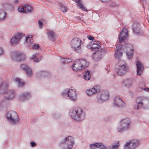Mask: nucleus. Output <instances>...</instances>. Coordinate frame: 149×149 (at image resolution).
I'll list each match as a JSON object with an SVG mask.
<instances>
[{
    "label": "nucleus",
    "mask_w": 149,
    "mask_h": 149,
    "mask_svg": "<svg viewBox=\"0 0 149 149\" xmlns=\"http://www.w3.org/2000/svg\"><path fill=\"white\" fill-rule=\"evenodd\" d=\"M21 68L25 71V72L29 77L31 76L32 74L31 69L25 64H22L20 65Z\"/></svg>",
    "instance_id": "nucleus-21"
},
{
    "label": "nucleus",
    "mask_w": 149,
    "mask_h": 149,
    "mask_svg": "<svg viewBox=\"0 0 149 149\" xmlns=\"http://www.w3.org/2000/svg\"><path fill=\"white\" fill-rule=\"evenodd\" d=\"M101 1L103 2H109V0H100Z\"/></svg>",
    "instance_id": "nucleus-50"
},
{
    "label": "nucleus",
    "mask_w": 149,
    "mask_h": 149,
    "mask_svg": "<svg viewBox=\"0 0 149 149\" xmlns=\"http://www.w3.org/2000/svg\"><path fill=\"white\" fill-rule=\"evenodd\" d=\"M25 58V55L24 54L17 52H13L11 54V58L16 61H24Z\"/></svg>",
    "instance_id": "nucleus-11"
},
{
    "label": "nucleus",
    "mask_w": 149,
    "mask_h": 149,
    "mask_svg": "<svg viewBox=\"0 0 149 149\" xmlns=\"http://www.w3.org/2000/svg\"><path fill=\"white\" fill-rule=\"evenodd\" d=\"M114 104L118 107H123L125 106V103L123 100L118 97H116L114 99Z\"/></svg>",
    "instance_id": "nucleus-20"
},
{
    "label": "nucleus",
    "mask_w": 149,
    "mask_h": 149,
    "mask_svg": "<svg viewBox=\"0 0 149 149\" xmlns=\"http://www.w3.org/2000/svg\"><path fill=\"white\" fill-rule=\"evenodd\" d=\"M6 119L10 125H17L19 120L17 113L13 111H10L7 112Z\"/></svg>",
    "instance_id": "nucleus-5"
},
{
    "label": "nucleus",
    "mask_w": 149,
    "mask_h": 149,
    "mask_svg": "<svg viewBox=\"0 0 149 149\" xmlns=\"http://www.w3.org/2000/svg\"><path fill=\"white\" fill-rule=\"evenodd\" d=\"M74 143L73 138L71 136H68L64 138L60 143L59 146L61 149H71Z\"/></svg>",
    "instance_id": "nucleus-4"
},
{
    "label": "nucleus",
    "mask_w": 149,
    "mask_h": 149,
    "mask_svg": "<svg viewBox=\"0 0 149 149\" xmlns=\"http://www.w3.org/2000/svg\"><path fill=\"white\" fill-rule=\"evenodd\" d=\"M122 45H118L116 47L115 56L118 59H120L122 55Z\"/></svg>",
    "instance_id": "nucleus-18"
},
{
    "label": "nucleus",
    "mask_w": 149,
    "mask_h": 149,
    "mask_svg": "<svg viewBox=\"0 0 149 149\" xmlns=\"http://www.w3.org/2000/svg\"><path fill=\"white\" fill-rule=\"evenodd\" d=\"M124 47L127 49L128 51L127 52L126 54L129 59L132 58L133 56L134 50L132 48V46L131 44L125 43L124 45Z\"/></svg>",
    "instance_id": "nucleus-16"
},
{
    "label": "nucleus",
    "mask_w": 149,
    "mask_h": 149,
    "mask_svg": "<svg viewBox=\"0 0 149 149\" xmlns=\"http://www.w3.org/2000/svg\"><path fill=\"white\" fill-rule=\"evenodd\" d=\"M15 81H16L18 84V85L19 86H22L25 83L22 81L21 79L19 78H17L15 79Z\"/></svg>",
    "instance_id": "nucleus-31"
},
{
    "label": "nucleus",
    "mask_w": 149,
    "mask_h": 149,
    "mask_svg": "<svg viewBox=\"0 0 149 149\" xmlns=\"http://www.w3.org/2000/svg\"><path fill=\"white\" fill-rule=\"evenodd\" d=\"M31 97V94L26 93L22 94L19 96V99L21 101H23L27 100Z\"/></svg>",
    "instance_id": "nucleus-25"
},
{
    "label": "nucleus",
    "mask_w": 149,
    "mask_h": 149,
    "mask_svg": "<svg viewBox=\"0 0 149 149\" xmlns=\"http://www.w3.org/2000/svg\"><path fill=\"white\" fill-rule=\"evenodd\" d=\"M30 144L31 146L32 147H34L36 145V144L33 141H32L30 143Z\"/></svg>",
    "instance_id": "nucleus-47"
},
{
    "label": "nucleus",
    "mask_w": 149,
    "mask_h": 149,
    "mask_svg": "<svg viewBox=\"0 0 149 149\" xmlns=\"http://www.w3.org/2000/svg\"><path fill=\"white\" fill-rule=\"evenodd\" d=\"M118 143L119 141H117V144L113 145L112 146H109L107 147V149H118L119 146Z\"/></svg>",
    "instance_id": "nucleus-34"
},
{
    "label": "nucleus",
    "mask_w": 149,
    "mask_h": 149,
    "mask_svg": "<svg viewBox=\"0 0 149 149\" xmlns=\"http://www.w3.org/2000/svg\"><path fill=\"white\" fill-rule=\"evenodd\" d=\"M130 149H134L139 145V141L137 139H134L130 141Z\"/></svg>",
    "instance_id": "nucleus-24"
},
{
    "label": "nucleus",
    "mask_w": 149,
    "mask_h": 149,
    "mask_svg": "<svg viewBox=\"0 0 149 149\" xmlns=\"http://www.w3.org/2000/svg\"><path fill=\"white\" fill-rule=\"evenodd\" d=\"M101 89L100 86H95L93 88H90L86 91V94L89 96L95 95L98 93Z\"/></svg>",
    "instance_id": "nucleus-15"
},
{
    "label": "nucleus",
    "mask_w": 149,
    "mask_h": 149,
    "mask_svg": "<svg viewBox=\"0 0 149 149\" xmlns=\"http://www.w3.org/2000/svg\"><path fill=\"white\" fill-rule=\"evenodd\" d=\"M84 79L86 80H89L91 78V75L89 71H87L84 76Z\"/></svg>",
    "instance_id": "nucleus-32"
},
{
    "label": "nucleus",
    "mask_w": 149,
    "mask_h": 149,
    "mask_svg": "<svg viewBox=\"0 0 149 149\" xmlns=\"http://www.w3.org/2000/svg\"><path fill=\"white\" fill-rule=\"evenodd\" d=\"M98 143H96L90 144L89 146L90 149H98Z\"/></svg>",
    "instance_id": "nucleus-35"
},
{
    "label": "nucleus",
    "mask_w": 149,
    "mask_h": 149,
    "mask_svg": "<svg viewBox=\"0 0 149 149\" xmlns=\"http://www.w3.org/2000/svg\"><path fill=\"white\" fill-rule=\"evenodd\" d=\"M105 53L106 51L104 49H101L99 50H97L93 53L92 58L95 61H99L102 58Z\"/></svg>",
    "instance_id": "nucleus-12"
},
{
    "label": "nucleus",
    "mask_w": 149,
    "mask_h": 149,
    "mask_svg": "<svg viewBox=\"0 0 149 149\" xmlns=\"http://www.w3.org/2000/svg\"><path fill=\"white\" fill-rule=\"evenodd\" d=\"M3 53V49L2 48L0 47V56L2 55Z\"/></svg>",
    "instance_id": "nucleus-49"
},
{
    "label": "nucleus",
    "mask_w": 149,
    "mask_h": 149,
    "mask_svg": "<svg viewBox=\"0 0 149 149\" xmlns=\"http://www.w3.org/2000/svg\"><path fill=\"white\" fill-rule=\"evenodd\" d=\"M69 114L71 118L77 121H81L83 120L86 116L84 111L79 107L71 109Z\"/></svg>",
    "instance_id": "nucleus-1"
},
{
    "label": "nucleus",
    "mask_w": 149,
    "mask_h": 149,
    "mask_svg": "<svg viewBox=\"0 0 149 149\" xmlns=\"http://www.w3.org/2000/svg\"><path fill=\"white\" fill-rule=\"evenodd\" d=\"M60 7L61 9L63 12L65 13L67 12V9L66 7L61 3L59 4Z\"/></svg>",
    "instance_id": "nucleus-39"
},
{
    "label": "nucleus",
    "mask_w": 149,
    "mask_h": 149,
    "mask_svg": "<svg viewBox=\"0 0 149 149\" xmlns=\"http://www.w3.org/2000/svg\"><path fill=\"white\" fill-rule=\"evenodd\" d=\"M92 45L96 47H98V48H96V50L98 49L99 48H100L101 46V43L99 42L95 41L93 43Z\"/></svg>",
    "instance_id": "nucleus-36"
},
{
    "label": "nucleus",
    "mask_w": 149,
    "mask_h": 149,
    "mask_svg": "<svg viewBox=\"0 0 149 149\" xmlns=\"http://www.w3.org/2000/svg\"><path fill=\"white\" fill-rule=\"evenodd\" d=\"M110 0H109V1H110Z\"/></svg>",
    "instance_id": "nucleus-53"
},
{
    "label": "nucleus",
    "mask_w": 149,
    "mask_h": 149,
    "mask_svg": "<svg viewBox=\"0 0 149 149\" xmlns=\"http://www.w3.org/2000/svg\"><path fill=\"white\" fill-rule=\"evenodd\" d=\"M136 64L137 68V74L138 75H140L143 72L144 66L140 61H136Z\"/></svg>",
    "instance_id": "nucleus-19"
},
{
    "label": "nucleus",
    "mask_w": 149,
    "mask_h": 149,
    "mask_svg": "<svg viewBox=\"0 0 149 149\" xmlns=\"http://www.w3.org/2000/svg\"><path fill=\"white\" fill-rule=\"evenodd\" d=\"M71 45L74 51L80 53L83 50V46L81 40L78 38H75L72 40L71 42Z\"/></svg>",
    "instance_id": "nucleus-9"
},
{
    "label": "nucleus",
    "mask_w": 149,
    "mask_h": 149,
    "mask_svg": "<svg viewBox=\"0 0 149 149\" xmlns=\"http://www.w3.org/2000/svg\"><path fill=\"white\" fill-rule=\"evenodd\" d=\"M89 65V62L86 59H78L74 61L72 68L74 71H77L85 69Z\"/></svg>",
    "instance_id": "nucleus-3"
},
{
    "label": "nucleus",
    "mask_w": 149,
    "mask_h": 149,
    "mask_svg": "<svg viewBox=\"0 0 149 149\" xmlns=\"http://www.w3.org/2000/svg\"><path fill=\"white\" fill-rule=\"evenodd\" d=\"M24 6V13H28L32 12L33 8L31 6L28 4H25Z\"/></svg>",
    "instance_id": "nucleus-28"
},
{
    "label": "nucleus",
    "mask_w": 149,
    "mask_h": 149,
    "mask_svg": "<svg viewBox=\"0 0 149 149\" xmlns=\"http://www.w3.org/2000/svg\"><path fill=\"white\" fill-rule=\"evenodd\" d=\"M31 37L28 36L26 37L25 40V42H27L29 44H30L32 42V39L31 38Z\"/></svg>",
    "instance_id": "nucleus-38"
},
{
    "label": "nucleus",
    "mask_w": 149,
    "mask_h": 149,
    "mask_svg": "<svg viewBox=\"0 0 149 149\" xmlns=\"http://www.w3.org/2000/svg\"><path fill=\"white\" fill-rule=\"evenodd\" d=\"M38 22L39 25V27L40 28H41L43 26V23L41 21H38Z\"/></svg>",
    "instance_id": "nucleus-46"
},
{
    "label": "nucleus",
    "mask_w": 149,
    "mask_h": 149,
    "mask_svg": "<svg viewBox=\"0 0 149 149\" xmlns=\"http://www.w3.org/2000/svg\"><path fill=\"white\" fill-rule=\"evenodd\" d=\"M42 58V56L38 54H36L30 57L31 59L34 60V61L38 62Z\"/></svg>",
    "instance_id": "nucleus-27"
},
{
    "label": "nucleus",
    "mask_w": 149,
    "mask_h": 149,
    "mask_svg": "<svg viewBox=\"0 0 149 149\" xmlns=\"http://www.w3.org/2000/svg\"><path fill=\"white\" fill-rule=\"evenodd\" d=\"M97 102L102 104L109 98V93L107 91H102L99 92L96 97Z\"/></svg>",
    "instance_id": "nucleus-10"
},
{
    "label": "nucleus",
    "mask_w": 149,
    "mask_h": 149,
    "mask_svg": "<svg viewBox=\"0 0 149 149\" xmlns=\"http://www.w3.org/2000/svg\"><path fill=\"white\" fill-rule=\"evenodd\" d=\"M62 95L64 97H67L69 99L75 101L77 99V94L76 91L73 87L70 89H66L61 93Z\"/></svg>",
    "instance_id": "nucleus-6"
},
{
    "label": "nucleus",
    "mask_w": 149,
    "mask_h": 149,
    "mask_svg": "<svg viewBox=\"0 0 149 149\" xmlns=\"http://www.w3.org/2000/svg\"><path fill=\"white\" fill-rule=\"evenodd\" d=\"M47 73L45 72H41V76H46L47 75Z\"/></svg>",
    "instance_id": "nucleus-48"
},
{
    "label": "nucleus",
    "mask_w": 149,
    "mask_h": 149,
    "mask_svg": "<svg viewBox=\"0 0 149 149\" xmlns=\"http://www.w3.org/2000/svg\"><path fill=\"white\" fill-rule=\"evenodd\" d=\"M18 11L20 12H24V8L22 6H20L18 8Z\"/></svg>",
    "instance_id": "nucleus-42"
},
{
    "label": "nucleus",
    "mask_w": 149,
    "mask_h": 149,
    "mask_svg": "<svg viewBox=\"0 0 149 149\" xmlns=\"http://www.w3.org/2000/svg\"><path fill=\"white\" fill-rule=\"evenodd\" d=\"M39 48V45L37 44H34L32 47V48L34 49H38Z\"/></svg>",
    "instance_id": "nucleus-43"
},
{
    "label": "nucleus",
    "mask_w": 149,
    "mask_h": 149,
    "mask_svg": "<svg viewBox=\"0 0 149 149\" xmlns=\"http://www.w3.org/2000/svg\"><path fill=\"white\" fill-rule=\"evenodd\" d=\"M24 35V34L21 33H17L15 35L14 37L12 38L11 39V43L12 45L18 44L21 38Z\"/></svg>",
    "instance_id": "nucleus-17"
},
{
    "label": "nucleus",
    "mask_w": 149,
    "mask_h": 149,
    "mask_svg": "<svg viewBox=\"0 0 149 149\" xmlns=\"http://www.w3.org/2000/svg\"><path fill=\"white\" fill-rule=\"evenodd\" d=\"M123 83L125 87L129 88L133 85L134 82L132 79L128 78L124 80L123 81Z\"/></svg>",
    "instance_id": "nucleus-23"
},
{
    "label": "nucleus",
    "mask_w": 149,
    "mask_h": 149,
    "mask_svg": "<svg viewBox=\"0 0 149 149\" xmlns=\"http://www.w3.org/2000/svg\"><path fill=\"white\" fill-rule=\"evenodd\" d=\"M47 35L49 39L54 40L55 36L54 32L48 29H47Z\"/></svg>",
    "instance_id": "nucleus-29"
},
{
    "label": "nucleus",
    "mask_w": 149,
    "mask_h": 149,
    "mask_svg": "<svg viewBox=\"0 0 149 149\" xmlns=\"http://www.w3.org/2000/svg\"><path fill=\"white\" fill-rule=\"evenodd\" d=\"M147 101V98L142 96H138L136 99V102L137 104V105H139L143 102Z\"/></svg>",
    "instance_id": "nucleus-26"
},
{
    "label": "nucleus",
    "mask_w": 149,
    "mask_h": 149,
    "mask_svg": "<svg viewBox=\"0 0 149 149\" xmlns=\"http://www.w3.org/2000/svg\"><path fill=\"white\" fill-rule=\"evenodd\" d=\"M87 38L89 40H94V37L91 36H87Z\"/></svg>",
    "instance_id": "nucleus-45"
},
{
    "label": "nucleus",
    "mask_w": 149,
    "mask_h": 149,
    "mask_svg": "<svg viewBox=\"0 0 149 149\" xmlns=\"http://www.w3.org/2000/svg\"><path fill=\"white\" fill-rule=\"evenodd\" d=\"M131 123V121L129 118L122 119L117 128L118 131L120 132H123L128 130L130 127Z\"/></svg>",
    "instance_id": "nucleus-7"
},
{
    "label": "nucleus",
    "mask_w": 149,
    "mask_h": 149,
    "mask_svg": "<svg viewBox=\"0 0 149 149\" xmlns=\"http://www.w3.org/2000/svg\"><path fill=\"white\" fill-rule=\"evenodd\" d=\"M148 21H149V19H148Z\"/></svg>",
    "instance_id": "nucleus-54"
},
{
    "label": "nucleus",
    "mask_w": 149,
    "mask_h": 149,
    "mask_svg": "<svg viewBox=\"0 0 149 149\" xmlns=\"http://www.w3.org/2000/svg\"><path fill=\"white\" fill-rule=\"evenodd\" d=\"M130 142H127L124 146V149H130Z\"/></svg>",
    "instance_id": "nucleus-41"
},
{
    "label": "nucleus",
    "mask_w": 149,
    "mask_h": 149,
    "mask_svg": "<svg viewBox=\"0 0 149 149\" xmlns=\"http://www.w3.org/2000/svg\"><path fill=\"white\" fill-rule=\"evenodd\" d=\"M144 90L146 91H148L149 92V88H145L144 89Z\"/></svg>",
    "instance_id": "nucleus-51"
},
{
    "label": "nucleus",
    "mask_w": 149,
    "mask_h": 149,
    "mask_svg": "<svg viewBox=\"0 0 149 149\" xmlns=\"http://www.w3.org/2000/svg\"><path fill=\"white\" fill-rule=\"evenodd\" d=\"M8 85L7 82H3L2 80L0 79V93L4 94L6 99H13L16 94V92L13 89L7 90Z\"/></svg>",
    "instance_id": "nucleus-2"
},
{
    "label": "nucleus",
    "mask_w": 149,
    "mask_h": 149,
    "mask_svg": "<svg viewBox=\"0 0 149 149\" xmlns=\"http://www.w3.org/2000/svg\"><path fill=\"white\" fill-rule=\"evenodd\" d=\"M141 102L139 105H136L134 106V108L138 110L140 107L144 109H149V99L148 100V103L147 104L146 103V102Z\"/></svg>",
    "instance_id": "nucleus-22"
},
{
    "label": "nucleus",
    "mask_w": 149,
    "mask_h": 149,
    "mask_svg": "<svg viewBox=\"0 0 149 149\" xmlns=\"http://www.w3.org/2000/svg\"><path fill=\"white\" fill-rule=\"evenodd\" d=\"M132 28L134 33L136 34L141 35L143 33V31L141 29L140 24L136 22H133Z\"/></svg>",
    "instance_id": "nucleus-13"
},
{
    "label": "nucleus",
    "mask_w": 149,
    "mask_h": 149,
    "mask_svg": "<svg viewBox=\"0 0 149 149\" xmlns=\"http://www.w3.org/2000/svg\"><path fill=\"white\" fill-rule=\"evenodd\" d=\"M6 102L5 100H3L1 101L0 102V106H3L5 105L6 104Z\"/></svg>",
    "instance_id": "nucleus-44"
},
{
    "label": "nucleus",
    "mask_w": 149,
    "mask_h": 149,
    "mask_svg": "<svg viewBox=\"0 0 149 149\" xmlns=\"http://www.w3.org/2000/svg\"><path fill=\"white\" fill-rule=\"evenodd\" d=\"M98 149H107V148L106 146L102 143L98 142Z\"/></svg>",
    "instance_id": "nucleus-37"
},
{
    "label": "nucleus",
    "mask_w": 149,
    "mask_h": 149,
    "mask_svg": "<svg viewBox=\"0 0 149 149\" xmlns=\"http://www.w3.org/2000/svg\"><path fill=\"white\" fill-rule=\"evenodd\" d=\"M86 47L90 49L92 51H95L96 50V48H98V47H95V46H91L90 45H88L86 46Z\"/></svg>",
    "instance_id": "nucleus-40"
},
{
    "label": "nucleus",
    "mask_w": 149,
    "mask_h": 149,
    "mask_svg": "<svg viewBox=\"0 0 149 149\" xmlns=\"http://www.w3.org/2000/svg\"><path fill=\"white\" fill-rule=\"evenodd\" d=\"M127 70V67L125 62L120 60L115 68L116 73L118 75L123 76L125 74Z\"/></svg>",
    "instance_id": "nucleus-8"
},
{
    "label": "nucleus",
    "mask_w": 149,
    "mask_h": 149,
    "mask_svg": "<svg viewBox=\"0 0 149 149\" xmlns=\"http://www.w3.org/2000/svg\"><path fill=\"white\" fill-rule=\"evenodd\" d=\"M128 36L127 31L125 28L122 29L119 36V42L120 43L124 42L126 40Z\"/></svg>",
    "instance_id": "nucleus-14"
},
{
    "label": "nucleus",
    "mask_w": 149,
    "mask_h": 149,
    "mask_svg": "<svg viewBox=\"0 0 149 149\" xmlns=\"http://www.w3.org/2000/svg\"><path fill=\"white\" fill-rule=\"evenodd\" d=\"M19 3V1L18 0H15V3L16 4H17Z\"/></svg>",
    "instance_id": "nucleus-52"
},
{
    "label": "nucleus",
    "mask_w": 149,
    "mask_h": 149,
    "mask_svg": "<svg viewBox=\"0 0 149 149\" xmlns=\"http://www.w3.org/2000/svg\"><path fill=\"white\" fill-rule=\"evenodd\" d=\"M61 62L63 63H68L71 62L72 60L70 58H62L61 59Z\"/></svg>",
    "instance_id": "nucleus-33"
},
{
    "label": "nucleus",
    "mask_w": 149,
    "mask_h": 149,
    "mask_svg": "<svg viewBox=\"0 0 149 149\" xmlns=\"http://www.w3.org/2000/svg\"><path fill=\"white\" fill-rule=\"evenodd\" d=\"M6 17V13L2 8H0V21L4 19Z\"/></svg>",
    "instance_id": "nucleus-30"
}]
</instances>
